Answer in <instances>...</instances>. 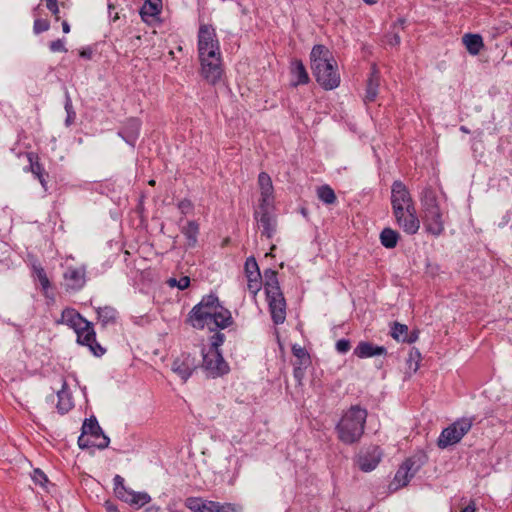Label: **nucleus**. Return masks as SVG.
<instances>
[{"instance_id":"680f3d73","label":"nucleus","mask_w":512,"mask_h":512,"mask_svg":"<svg viewBox=\"0 0 512 512\" xmlns=\"http://www.w3.org/2000/svg\"><path fill=\"white\" fill-rule=\"evenodd\" d=\"M419 357H420V353L417 350H415L414 353L413 352L410 353V361L414 360V359H419Z\"/></svg>"},{"instance_id":"58836bf2","label":"nucleus","mask_w":512,"mask_h":512,"mask_svg":"<svg viewBox=\"0 0 512 512\" xmlns=\"http://www.w3.org/2000/svg\"><path fill=\"white\" fill-rule=\"evenodd\" d=\"M65 104H64V108H65V111L67 113V116H66V119H65V125L67 127L71 126L74 121H75V118H76V112L73 108V104H72V100L70 98V95L68 92H66V95H65Z\"/></svg>"},{"instance_id":"c756f323","label":"nucleus","mask_w":512,"mask_h":512,"mask_svg":"<svg viewBox=\"0 0 512 512\" xmlns=\"http://www.w3.org/2000/svg\"><path fill=\"white\" fill-rule=\"evenodd\" d=\"M277 275V272L273 269H266L264 271V288L266 296L282 292Z\"/></svg>"},{"instance_id":"473e14b6","label":"nucleus","mask_w":512,"mask_h":512,"mask_svg":"<svg viewBox=\"0 0 512 512\" xmlns=\"http://www.w3.org/2000/svg\"><path fill=\"white\" fill-rule=\"evenodd\" d=\"M379 238H380L381 244L385 248L393 249L398 244V241L400 239V234L396 230H394L390 227H386L381 231Z\"/></svg>"},{"instance_id":"69168bd1","label":"nucleus","mask_w":512,"mask_h":512,"mask_svg":"<svg viewBox=\"0 0 512 512\" xmlns=\"http://www.w3.org/2000/svg\"><path fill=\"white\" fill-rule=\"evenodd\" d=\"M460 130H461L462 132H464V133H469V132H470V131H469V129H468L466 126H461V127H460Z\"/></svg>"},{"instance_id":"e433bc0d","label":"nucleus","mask_w":512,"mask_h":512,"mask_svg":"<svg viewBox=\"0 0 512 512\" xmlns=\"http://www.w3.org/2000/svg\"><path fill=\"white\" fill-rule=\"evenodd\" d=\"M208 501L201 497H188L185 500V506L192 512H205Z\"/></svg>"},{"instance_id":"09e8293b","label":"nucleus","mask_w":512,"mask_h":512,"mask_svg":"<svg viewBox=\"0 0 512 512\" xmlns=\"http://www.w3.org/2000/svg\"><path fill=\"white\" fill-rule=\"evenodd\" d=\"M336 350L337 352L341 353V354H345L347 353L350 348H351V343H350V340L348 339H340L336 342Z\"/></svg>"},{"instance_id":"2eb2a0df","label":"nucleus","mask_w":512,"mask_h":512,"mask_svg":"<svg viewBox=\"0 0 512 512\" xmlns=\"http://www.w3.org/2000/svg\"><path fill=\"white\" fill-rule=\"evenodd\" d=\"M63 278L67 291H79L86 283V270L84 267H67Z\"/></svg>"},{"instance_id":"c9c22d12","label":"nucleus","mask_w":512,"mask_h":512,"mask_svg":"<svg viewBox=\"0 0 512 512\" xmlns=\"http://www.w3.org/2000/svg\"><path fill=\"white\" fill-rule=\"evenodd\" d=\"M317 196L326 205L334 204L337 200L334 190L329 185H322L317 188Z\"/></svg>"},{"instance_id":"c85d7f7f","label":"nucleus","mask_w":512,"mask_h":512,"mask_svg":"<svg viewBox=\"0 0 512 512\" xmlns=\"http://www.w3.org/2000/svg\"><path fill=\"white\" fill-rule=\"evenodd\" d=\"M28 160L30 162V171L39 180L44 190H47L46 178L48 177V174L45 172L42 164L39 163L38 156L33 153H29Z\"/></svg>"},{"instance_id":"f3484780","label":"nucleus","mask_w":512,"mask_h":512,"mask_svg":"<svg viewBox=\"0 0 512 512\" xmlns=\"http://www.w3.org/2000/svg\"><path fill=\"white\" fill-rule=\"evenodd\" d=\"M244 269L248 281V290L253 296H256L262 285L261 274L256 259L254 257L247 258Z\"/></svg>"},{"instance_id":"a18cd8bd","label":"nucleus","mask_w":512,"mask_h":512,"mask_svg":"<svg viewBox=\"0 0 512 512\" xmlns=\"http://www.w3.org/2000/svg\"><path fill=\"white\" fill-rule=\"evenodd\" d=\"M114 481V493L119 498L126 490L129 488L124 485V478L120 475H116L113 479Z\"/></svg>"},{"instance_id":"4d7b16f0","label":"nucleus","mask_w":512,"mask_h":512,"mask_svg":"<svg viewBox=\"0 0 512 512\" xmlns=\"http://www.w3.org/2000/svg\"><path fill=\"white\" fill-rule=\"evenodd\" d=\"M80 56L85 59H91L92 57V51L90 49L88 50H82L80 52Z\"/></svg>"},{"instance_id":"aec40b11","label":"nucleus","mask_w":512,"mask_h":512,"mask_svg":"<svg viewBox=\"0 0 512 512\" xmlns=\"http://www.w3.org/2000/svg\"><path fill=\"white\" fill-rule=\"evenodd\" d=\"M141 121L138 118H129L118 132V135L129 145L134 146L140 133Z\"/></svg>"},{"instance_id":"0e129e2a","label":"nucleus","mask_w":512,"mask_h":512,"mask_svg":"<svg viewBox=\"0 0 512 512\" xmlns=\"http://www.w3.org/2000/svg\"><path fill=\"white\" fill-rule=\"evenodd\" d=\"M397 23H398L399 25H401V27H404V25H405V23H406V20H405V19H399V20L397 21Z\"/></svg>"},{"instance_id":"20e7f679","label":"nucleus","mask_w":512,"mask_h":512,"mask_svg":"<svg viewBox=\"0 0 512 512\" xmlns=\"http://www.w3.org/2000/svg\"><path fill=\"white\" fill-rule=\"evenodd\" d=\"M422 205L426 231L434 236H440L444 231V219L433 190L426 189L423 192Z\"/></svg>"},{"instance_id":"4c0bfd02","label":"nucleus","mask_w":512,"mask_h":512,"mask_svg":"<svg viewBox=\"0 0 512 512\" xmlns=\"http://www.w3.org/2000/svg\"><path fill=\"white\" fill-rule=\"evenodd\" d=\"M33 274L39 281L44 293H46L47 290L51 287V283L44 268L40 265H33Z\"/></svg>"},{"instance_id":"423d86ee","label":"nucleus","mask_w":512,"mask_h":512,"mask_svg":"<svg viewBox=\"0 0 512 512\" xmlns=\"http://www.w3.org/2000/svg\"><path fill=\"white\" fill-rule=\"evenodd\" d=\"M474 417H462L444 428L437 439V446L446 449L458 444L462 438L471 430Z\"/></svg>"},{"instance_id":"bf43d9fd","label":"nucleus","mask_w":512,"mask_h":512,"mask_svg":"<svg viewBox=\"0 0 512 512\" xmlns=\"http://www.w3.org/2000/svg\"><path fill=\"white\" fill-rule=\"evenodd\" d=\"M418 336L415 333H412L409 337L406 338L407 343H413L417 340Z\"/></svg>"},{"instance_id":"f257e3e1","label":"nucleus","mask_w":512,"mask_h":512,"mask_svg":"<svg viewBox=\"0 0 512 512\" xmlns=\"http://www.w3.org/2000/svg\"><path fill=\"white\" fill-rule=\"evenodd\" d=\"M186 322L195 329L216 331L231 326L234 321L231 312L220 303L218 297L209 294L191 309Z\"/></svg>"},{"instance_id":"f8f14e48","label":"nucleus","mask_w":512,"mask_h":512,"mask_svg":"<svg viewBox=\"0 0 512 512\" xmlns=\"http://www.w3.org/2000/svg\"><path fill=\"white\" fill-rule=\"evenodd\" d=\"M215 31L211 26L201 25L198 32V52L199 55H213L220 52L219 43L215 39Z\"/></svg>"},{"instance_id":"9d476101","label":"nucleus","mask_w":512,"mask_h":512,"mask_svg":"<svg viewBox=\"0 0 512 512\" xmlns=\"http://www.w3.org/2000/svg\"><path fill=\"white\" fill-rule=\"evenodd\" d=\"M202 357V367L210 376L215 378L223 376L229 372V365L223 358L220 350L209 349L208 351H205V349H202Z\"/></svg>"},{"instance_id":"e2e57ef3","label":"nucleus","mask_w":512,"mask_h":512,"mask_svg":"<svg viewBox=\"0 0 512 512\" xmlns=\"http://www.w3.org/2000/svg\"><path fill=\"white\" fill-rule=\"evenodd\" d=\"M366 4L368 5H373L375 4L377 1L376 0H363Z\"/></svg>"},{"instance_id":"7ed1b4c3","label":"nucleus","mask_w":512,"mask_h":512,"mask_svg":"<svg viewBox=\"0 0 512 512\" xmlns=\"http://www.w3.org/2000/svg\"><path fill=\"white\" fill-rule=\"evenodd\" d=\"M367 415V410L359 405L347 409L335 427L338 439L347 445L359 442L364 434Z\"/></svg>"},{"instance_id":"b1692460","label":"nucleus","mask_w":512,"mask_h":512,"mask_svg":"<svg viewBox=\"0 0 512 512\" xmlns=\"http://www.w3.org/2000/svg\"><path fill=\"white\" fill-rule=\"evenodd\" d=\"M381 460V452L377 447H374L372 450L367 451L365 454L359 456L358 466L363 472H371L373 471Z\"/></svg>"},{"instance_id":"5fc2aeb1","label":"nucleus","mask_w":512,"mask_h":512,"mask_svg":"<svg viewBox=\"0 0 512 512\" xmlns=\"http://www.w3.org/2000/svg\"><path fill=\"white\" fill-rule=\"evenodd\" d=\"M104 508L106 510V512H119L118 508L116 505H114L112 502L110 501H106L104 503Z\"/></svg>"},{"instance_id":"cd10ccee","label":"nucleus","mask_w":512,"mask_h":512,"mask_svg":"<svg viewBox=\"0 0 512 512\" xmlns=\"http://www.w3.org/2000/svg\"><path fill=\"white\" fill-rule=\"evenodd\" d=\"M291 74L293 86L305 85L309 82V75L301 60L295 59L291 62Z\"/></svg>"},{"instance_id":"864d4df0","label":"nucleus","mask_w":512,"mask_h":512,"mask_svg":"<svg viewBox=\"0 0 512 512\" xmlns=\"http://www.w3.org/2000/svg\"><path fill=\"white\" fill-rule=\"evenodd\" d=\"M401 42V38L397 33H393L387 36V43L391 46L399 45Z\"/></svg>"},{"instance_id":"c03bdc74","label":"nucleus","mask_w":512,"mask_h":512,"mask_svg":"<svg viewBox=\"0 0 512 512\" xmlns=\"http://www.w3.org/2000/svg\"><path fill=\"white\" fill-rule=\"evenodd\" d=\"M225 341V335L219 331L216 330V333H214L210 338V348L209 349H215L220 350V346Z\"/></svg>"},{"instance_id":"3c124183","label":"nucleus","mask_w":512,"mask_h":512,"mask_svg":"<svg viewBox=\"0 0 512 512\" xmlns=\"http://www.w3.org/2000/svg\"><path fill=\"white\" fill-rule=\"evenodd\" d=\"M178 209L183 215L190 213L193 210V204L189 199H182L178 203Z\"/></svg>"},{"instance_id":"603ef678","label":"nucleus","mask_w":512,"mask_h":512,"mask_svg":"<svg viewBox=\"0 0 512 512\" xmlns=\"http://www.w3.org/2000/svg\"><path fill=\"white\" fill-rule=\"evenodd\" d=\"M46 7L54 15L55 20L58 21L60 19V16L57 0H46Z\"/></svg>"},{"instance_id":"79ce46f5","label":"nucleus","mask_w":512,"mask_h":512,"mask_svg":"<svg viewBox=\"0 0 512 512\" xmlns=\"http://www.w3.org/2000/svg\"><path fill=\"white\" fill-rule=\"evenodd\" d=\"M309 363H304L303 361H296L293 363L294 369H293V375L294 378L297 380L298 384H301L304 375H305V368L307 367Z\"/></svg>"},{"instance_id":"39448f33","label":"nucleus","mask_w":512,"mask_h":512,"mask_svg":"<svg viewBox=\"0 0 512 512\" xmlns=\"http://www.w3.org/2000/svg\"><path fill=\"white\" fill-rule=\"evenodd\" d=\"M109 443L110 439L103 433L96 417L91 416L84 421L82 433L78 438V445L81 449L90 447L105 449Z\"/></svg>"},{"instance_id":"a878e982","label":"nucleus","mask_w":512,"mask_h":512,"mask_svg":"<svg viewBox=\"0 0 512 512\" xmlns=\"http://www.w3.org/2000/svg\"><path fill=\"white\" fill-rule=\"evenodd\" d=\"M57 397L58 402L56 408L60 414H65L73 408L74 403L72 396L65 381H63L61 389L57 392Z\"/></svg>"},{"instance_id":"2f4dec72","label":"nucleus","mask_w":512,"mask_h":512,"mask_svg":"<svg viewBox=\"0 0 512 512\" xmlns=\"http://www.w3.org/2000/svg\"><path fill=\"white\" fill-rule=\"evenodd\" d=\"M462 42L471 55H478L484 47L483 38L479 34H465L462 37Z\"/></svg>"},{"instance_id":"052dcab7","label":"nucleus","mask_w":512,"mask_h":512,"mask_svg":"<svg viewBox=\"0 0 512 512\" xmlns=\"http://www.w3.org/2000/svg\"><path fill=\"white\" fill-rule=\"evenodd\" d=\"M62 30L64 33H69L70 32V25L67 21H63L62 22Z\"/></svg>"},{"instance_id":"0eeeda50","label":"nucleus","mask_w":512,"mask_h":512,"mask_svg":"<svg viewBox=\"0 0 512 512\" xmlns=\"http://www.w3.org/2000/svg\"><path fill=\"white\" fill-rule=\"evenodd\" d=\"M427 462V455L420 451L413 456L407 458L398 468L395 473L394 480L391 486L395 485L394 490L402 488L410 482V480L416 475V473L424 466Z\"/></svg>"},{"instance_id":"dca6fc26","label":"nucleus","mask_w":512,"mask_h":512,"mask_svg":"<svg viewBox=\"0 0 512 512\" xmlns=\"http://www.w3.org/2000/svg\"><path fill=\"white\" fill-rule=\"evenodd\" d=\"M269 311L274 324H282L286 319V300L282 292L267 295Z\"/></svg>"},{"instance_id":"4468645a","label":"nucleus","mask_w":512,"mask_h":512,"mask_svg":"<svg viewBox=\"0 0 512 512\" xmlns=\"http://www.w3.org/2000/svg\"><path fill=\"white\" fill-rule=\"evenodd\" d=\"M197 368L196 358L189 353H182L172 363V371L183 381H187Z\"/></svg>"},{"instance_id":"5701e85b","label":"nucleus","mask_w":512,"mask_h":512,"mask_svg":"<svg viewBox=\"0 0 512 512\" xmlns=\"http://www.w3.org/2000/svg\"><path fill=\"white\" fill-rule=\"evenodd\" d=\"M380 86V73L376 65L371 67L370 75L366 83V93L364 97L365 103L374 102L378 96V89Z\"/></svg>"},{"instance_id":"f03ea898","label":"nucleus","mask_w":512,"mask_h":512,"mask_svg":"<svg viewBox=\"0 0 512 512\" xmlns=\"http://www.w3.org/2000/svg\"><path fill=\"white\" fill-rule=\"evenodd\" d=\"M311 69L318 84L325 90H332L340 84L337 63L330 50L324 45H315L310 53Z\"/></svg>"},{"instance_id":"13d9d810","label":"nucleus","mask_w":512,"mask_h":512,"mask_svg":"<svg viewBox=\"0 0 512 512\" xmlns=\"http://www.w3.org/2000/svg\"><path fill=\"white\" fill-rule=\"evenodd\" d=\"M475 505L469 504L466 507H464L460 512H475Z\"/></svg>"},{"instance_id":"a211bd4d","label":"nucleus","mask_w":512,"mask_h":512,"mask_svg":"<svg viewBox=\"0 0 512 512\" xmlns=\"http://www.w3.org/2000/svg\"><path fill=\"white\" fill-rule=\"evenodd\" d=\"M396 223L409 235H414L420 228V221L416 215V209L393 213Z\"/></svg>"},{"instance_id":"774afa93","label":"nucleus","mask_w":512,"mask_h":512,"mask_svg":"<svg viewBox=\"0 0 512 512\" xmlns=\"http://www.w3.org/2000/svg\"><path fill=\"white\" fill-rule=\"evenodd\" d=\"M417 369H418V363L416 362V365H415L414 371H416Z\"/></svg>"},{"instance_id":"6e6552de","label":"nucleus","mask_w":512,"mask_h":512,"mask_svg":"<svg viewBox=\"0 0 512 512\" xmlns=\"http://www.w3.org/2000/svg\"><path fill=\"white\" fill-rule=\"evenodd\" d=\"M199 59L202 77L211 85L219 83L224 73L220 52L213 53L212 56L199 55Z\"/></svg>"},{"instance_id":"ddd939ff","label":"nucleus","mask_w":512,"mask_h":512,"mask_svg":"<svg viewBox=\"0 0 512 512\" xmlns=\"http://www.w3.org/2000/svg\"><path fill=\"white\" fill-rule=\"evenodd\" d=\"M272 206L258 207L254 212V218L257 221L258 227L261 228V235L272 238L276 232L277 221L273 214L270 212Z\"/></svg>"},{"instance_id":"393cba45","label":"nucleus","mask_w":512,"mask_h":512,"mask_svg":"<svg viewBox=\"0 0 512 512\" xmlns=\"http://www.w3.org/2000/svg\"><path fill=\"white\" fill-rule=\"evenodd\" d=\"M120 500L128 503L135 509H140L151 501V497L146 492H135L128 489L120 497Z\"/></svg>"},{"instance_id":"6ab92c4d","label":"nucleus","mask_w":512,"mask_h":512,"mask_svg":"<svg viewBox=\"0 0 512 512\" xmlns=\"http://www.w3.org/2000/svg\"><path fill=\"white\" fill-rule=\"evenodd\" d=\"M258 185L261 194L259 206H272L274 201V188L271 177L266 172H261L258 175Z\"/></svg>"},{"instance_id":"4be33fe9","label":"nucleus","mask_w":512,"mask_h":512,"mask_svg":"<svg viewBox=\"0 0 512 512\" xmlns=\"http://www.w3.org/2000/svg\"><path fill=\"white\" fill-rule=\"evenodd\" d=\"M57 324H65L73 330L80 329L81 325L86 324V319L74 308L67 307L61 313V318L56 321Z\"/></svg>"},{"instance_id":"7c9ffc66","label":"nucleus","mask_w":512,"mask_h":512,"mask_svg":"<svg viewBox=\"0 0 512 512\" xmlns=\"http://www.w3.org/2000/svg\"><path fill=\"white\" fill-rule=\"evenodd\" d=\"M162 9L161 0H146L140 9L141 18L148 22L151 18L160 14Z\"/></svg>"},{"instance_id":"1a4fd4ad","label":"nucleus","mask_w":512,"mask_h":512,"mask_svg":"<svg viewBox=\"0 0 512 512\" xmlns=\"http://www.w3.org/2000/svg\"><path fill=\"white\" fill-rule=\"evenodd\" d=\"M391 206L392 212L407 211L415 209L414 201L406 185L396 180L391 186Z\"/></svg>"},{"instance_id":"de8ad7c7","label":"nucleus","mask_w":512,"mask_h":512,"mask_svg":"<svg viewBox=\"0 0 512 512\" xmlns=\"http://www.w3.org/2000/svg\"><path fill=\"white\" fill-rule=\"evenodd\" d=\"M50 23L46 19H36L33 25V31L35 34H40L49 29Z\"/></svg>"},{"instance_id":"6e6d98bb","label":"nucleus","mask_w":512,"mask_h":512,"mask_svg":"<svg viewBox=\"0 0 512 512\" xmlns=\"http://www.w3.org/2000/svg\"><path fill=\"white\" fill-rule=\"evenodd\" d=\"M144 512H162V509L158 505H151L147 507Z\"/></svg>"},{"instance_id":"37998d69","label":"nucleus","mask_w":512,"mask_h":512,"mask_svg":"<svg viewBox=\"0 0 512 512\" xmlns=\"http://www.w3.org/2000/svg\"><path fill=\"white\" fill-rule=\"evenodd\" d=\"M167 283L170 287H177L180 290H185L190 285V278L188 276H183L179 280L170 278Z\"/></svg>"},{"instance_id":"412c9836","label":"nucleus","mask_w":512,"mask_h":512,"mask_svg":"<svg viewBox=\"0 0 512 512\" xmlns=\"http://www.w3.org/2000/svg\"><path fill=\"white\" fill-rule=\"evenodd\" d=\"M354 355L360 359L371 358L387 354L384 346H378L368 341H360L353 351Z\"/></svg>"},{"instance_id":"49530a36","label":"nucleus","mask_w":512,"mask_h":512,"mask_svg":"<svg viewBox=\"0 0 512 512\" xmlns=\"http://www.w3.org/2000/svg\"><path fill=\"white\" fill-rule=\"evenodd\" d=\"M292 353L297 358V361H303L304 363H309V355L305 348L301 346L294 345L292 347Z\"/></svg>"},{"instance_id":"338daca9","label":"nucleus","mask_w":512,"mask_h":512,"mask_svg":"<svg viewBox=\"0 0 512 512\" xmlns=\"http://www.w3.org/2000/svg\"><path fill=\"white\" fill-rule=\"evenodd\" d=\"M149 184H150V185H154V184H155V181H154V180H151V181H149Z\"/></svg>"},{"instance_id":"f704fd0d","label":"nucleus","mask_w":512,"mask_h":512,"mask_svg":"<svg viewBox=\"0 0 512 512\" xmlns=\"http://www.w3.org/2000/svg\"><path fill=\"white\" fill-rule=\"evenodd\" d=\"M205 512H240V508L231 503H220L209 500Z\"/></svg>"},{"instance_id":"a19ab883","label":"nucleus","mask_w":512,"mask_h":512,"mask_svg":"<svg viewBox=\"0 0 512 512\" xmlns=\"http://www.w3.org/2000/svg\"><path fill=\"white\" fill-rule=\"evenodd\" d=\"M31 477H32L33 482L36 485H39L43 489L47 488V484L49 483V480L42 470L34 469Z\"/></svg>"},{"instance_id":"8fccbe9b","label":"nucleus","mask_w":512,"mask_h":512,"mask_svg":"<svg viewBox=\"0 0 512 512\" xmlns=\"http://www.w3.org/2000/svg\"><path fill=\"white\" fill-rule=\"evenodd\" d=\"M49 49L51 52H54V53L67 51L64 41L62 39H57V40L50 42Z\"/></svg>"},{"instance_id":"ea45409f","label":"nucleus","mask_w":512,"mask_h":512,"mask_svg":"<svg viewBox=\"0 0 512 512\" xmlns=\"http://www.w3.org/2000/svg\"><path fill=\"white\" fill-rule=\"evenodd\" d=\"M408 333V327L407 325L400 324L398 322H395L393 324V327L391 328V336L397 340V341H406Z\"/></svg>"},{"instance_id":"bb28decb","label":"nucleus","mask_w":512,"mask_h":512,"mask_svg":"<svg viewBox=\"0 0 512 512\" xmlns=\"http://www.w3.org/2000/svg\"><path fill=\"white\" fill-rule=\"evenodd\" d=\"M181 233L185 236L187 242L186 246L187 248H194L197 245L198 242V235H199V224L195 220L188 221L185 225H183L181 228Z\"/></svg>"},{"instance_id":"9b49d317","label":"nucleus","mask_w":512,"mask_h":512,"mask_svg":"<svg viewBox=\"0 0 512 512\" xmlns=\"http://www.w3.org/2000/svg\"><path fill=\"white\" fill-rule=\"evenodd\" d=\"M86 324L87 326L81 325L80 329L74 330L77 335V342L80 345L87 346L93 355L101 357L105 354L106 349L97 342L92 323L86 320Z\"/></svg>"},{"instance_id":"72a5a7b5","label":"nucleus","mask_w":512,"mask_h":512,"mask_svg":"<svg viewBox=\"0 0 512 512\" xmlns=\"http://www.w3.org/2000/svg\"><path fill=\"white\" fill-rule=\"evenodd\" d=\"M97 315L102 325L107 326L109 324L115 323L117 318V311L110 306L99 307L97 309Z\"/></svg>"}]
</instances>
